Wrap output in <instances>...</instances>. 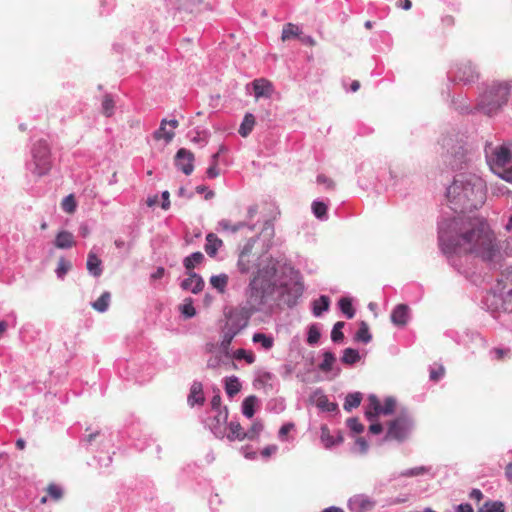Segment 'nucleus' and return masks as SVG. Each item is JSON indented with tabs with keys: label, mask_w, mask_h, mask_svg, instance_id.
<instances>
[{
	"label": "nucleus",
	"mask_w": 512,
	"mask_h": 512,
	"mask_svg": "<svg viewBox=\"0 0 512 512\" xmlns=\"http://www.w3.org/2000/svg\"><path fill=\"white\" fill-rule=\"evenodd\" d=\"M87 270L89 271V273L95 277H98L101 275L102 273V268H101V260L97 257V255L93 252H90L88 254V258H87Z\"/></svg>",
	"instance_id": "a211bd4d"
},
{
	"label": "nucleus",
	"mask_w": 512,
	"mask_h": 512,
	"mask_svg": "<svg viewBox=\"0 0 512 512\" xmlns=\"http://www.w3.org/2000/svg\"><path fill=\"white\" fill-rule=\"evenodd\" d=\"M194 154L181 148L177 151L175 156V165L186 175H190L194 170Z\"/></svg>",
	"instance_id": "1a4fd4ad"
},
{
	"label": "nucleus",
	"mask_w": 512,
	"mask_h": 512,
	"mask_svg": "<svg viewBox=\"0 0 512 512\" xmlns=\"http://www.w3.org/2000/svg\"><path fill=\"white\" fill-rule=\"evenodd\" d=\"M205 401L202 384L199 382L193 383L188 396V402L191 406L195 404H203Z\"/></svg>",
	"instance_id": "2eb2a0df"
},
{
	"label": "nucleus",
	"mask_w": 512,
	"mask_h": 512,
	"mask_svg": "<svg viewBox=\"0 0 512 512\" xmlns=\"http://www.w3.org/2000/svg\"><path fill=\"white\" fill-rule=\"evenodd\" d=\"M204 259L201 252H194L184 259V266L187 270L191 271L197 264H200Z\"/></svg>",
	"instance_id": "72a5a7b5"
},
{
	"label": "nucleus",
	"mask_w": 512,
	"mask_h": 512,
	"mask_svg": "<svg viewBox=\"0 0 512 512\" xmlns=\"http://www.w3.org/2000/svg\"><path fill=\"white\" fill-rule=\"evenodd\" d=\"M239 327H236L234 331H231L229 329H225L224 331V334H223V337H222V341H221V347L223 349H228V347L230 346L233 338L239 333Z\"/></svg>",
	"instance_id": "58836bf2"
},
{
	"label": "nucleus",
	"mask_w": 512,
	"mask_h": 512,
	"mask_svg": "<svg viewBox=\"0 0 512 512\" xmlns=\"http://www.w3.org/2000/svg\"><path fill=\"white\" fill-rule=\"evenodd\" d=\"M248 305V311H235L231 312L228 321L226 323L225 329H229L234 331L236 327H239V332L248 325L249 315L253 313Z\"/></svg>",
	"instance_id": "9d476101"
},
{
	"label": "nucleus",
	"mask_w": 512,
	"mask_h": 512,
	"mask_svg": "<svg viewBox=\"0 0 512 512\" xmlns=\"http://www.w3.org/2000/svg\"><path fill=\"white\" fill-rule=\"evenodd\" d=\"M111 295L109 292H104L93 304L92 307L98 312H104L109 306Z\"/></svg>",
	"instance_id": "473e14b6"
},
{
	"label": "nucleus",
	"mask_w": 512,
	"mask_h": 512,
	"mask_svg": "<svg viewBox=\"0 0 512 512\" xmlns=\"http://www.w3.org/2000/svg\"><path fill=\"white\" fill-rule=\"evenodd\" d=\"M341 360L344 364L352 365L360 360L359 352L352 348H346Z\"/></svg>",
	"instance_id": "7c9ffc66"
},
{
	"label": "nucleus",
	"mask_w": 512,
	"mask_h": 512,
	"mask_svg": "<svg viewBox=\"0 0 512 512\" xmlns=\"http://www.w3.org/2000/svg\"><path fill=\"white\" fill-rule=\"evenodd\" d=\"M330 306V299L328 296L322 295L313 301V314L319 317L323 312L327 311Z\"/></svg>",
	"instance_id": "4be33fe9"
},
{
	"label": "nucleus",
	"mask_w": 512,
	"mask_h": 512,
	"mask_svg": "<svg viewBox=\"0 0 512 512\" xmlns=\"http://www.w3.org/2000/svg\"><path fill=\"white\" fill-rule=\"evenodd\" d=\"M256 401H257V398L254 395H251L244 399L242 408H243V414L246 417L252 418L254 416V413H255L254 407H255Z\"/></svg>",
	"instance_id": "c756f323"
},
{
	"label": "nucleus",
	"mask_w": 512,
	"mask_h": 512,
	"mask_svg": "<svg viewBox=\"0 0 512 512\" xmlns=\"http://www.w3.org/2000/svg\"><path fill=\"white\" fill-rule=\"evenodd\" d=\"M505 475L510 483H512V462L508 463L505 467Z\"/></svg>",
	"instance_id": "774afa93"
},
{
	"label": "nucleus",
	"mask_w": 512,
	"mask_h": 512,
	"mask_svg": "<svg viewBox=\"0 0 512 512\" xmlns=\"http://www.w3.org/2000/svg\"><path fill=\"white\" fill-rule=\"evenodd\" d=\"M396 401L395 399L389 397L385 400L384 405H382V414L389 415L392 414L395 410Z\"/></svg>",
	"instance_id": "864d4df0"
},
{
	"label": "nucleus",
	"mask_w": 512,
	"mask_h": 512,
	"mask_svg": "<svg viewBox=\"0 0 512 512\" xmlns=\"http://www.w3.org/2000/svg\"><path fill=\"white\" fill-rule=\"evenodd\" d=\"M344 322L339 321L336 322L333 326L332 332H331V339L334 342H340L344 338V334L342 332V328L344 327Z\"/></svg>",
	"instance_id": "79ce46f5"
},
{
	"label": "nucleus",
	"mask_w": 512,
	"mask_h": 512,
	"mask_svg": "<svg viewBox=\"0 0 512 512\" xmlns=\"http://www.w3.org/2000/svg\"><path fill=\"white\" fill-rule=\"evenodd\" d=\"M494 355L496 361H504L511 357V350L509 348H493L490 351Z\"/></svg>",
	"instance_id": "ea45409f"
},
{
	"label": "nucleus",
	"mask_w": 512,
	"mask_h": 512,
	"mask_svg": "<svg viewBox=\"0 0 512 512\" xmlns=\"http://www.w3.org/2000/svg\"><path fill=\"white\" fill-rule=\"evenodd\" d=\"M72 265L69 261L61 258L58 262V266L56 269L57 276L59 278H63L65 274L71 269Z\"/></svg>",
	"instance_id": "a18cd8bd"
},
{
	"label": "nucleus",
	"mask_w": 512,
	"mask_h": 512,
	"mask_svg": "<svg viewBox=\"0 0 512 512\" xmlns=\"http://www.w3.org/2000/svg\"><path fill=\"white\" fill-rule=\"evenodd\" d=\"M317 182L319 184L325 185L327 189L334 188V182L330 178L326 177L325 175H319L317 177Z\"/></svg>",
	"instance_id": "13d9d810"
},
{
	"label": "nucleus",
	"mask_w": 512,
	"mask_h": 512,
	"mask_svg": "<svg viewBox=\"0 0 512 512\" xmlns=\"http://www.w3.org/2000/svg\"><path fill=\"white\" fill-rule=\"evenodd\" d=\"M221 358L219 356L211 357L207 361V367L210 369H217L220 366Z\"/></svg>",
	"instance_id": "052dcab7"
},
{
	"label": "nucleus",
	"mask_w": 512,
	"mask_h": 512,
	"mask_svg": "<svg viewBox=\"0 0 512 512\" xmlns=\"http://www.w3.org/2000/svg\"><path fill=\"white\" fill-rule=\"evenodd\" d=\"M444 373H445V369L442 366H440L437 369H432L430 371V379L432 381H438L439 379H441L443 377Z\"/></svg>",
	"instance_id": "4d7b16f0"
},
{
	"label": "nucleus",
	"mask_w": 512,
	"mask_h": 512,
	"mask_svg": "<svg viewBox=\"0 0 512 512\" xmlns=\"http://www.w3.org/2000/svg\"><path fill=\"white\" fill-rule=\"evenodd\" d=\"M458 79L463 82H471L477 77V73L471 64H465L458 70Z\"/></svg>",
	"instance_id": "5701e85b"
},
{
	"label": "nucleus",
	"mask_w": 512,
	"mask_h": 512,
	"mask_svg": "<svg viewBox=\"0 0 512 512\" xmlns=\"http://www.w3.org/2000/svg\"><path fill=\"white\" fill-rule=\"evenodd\" d=\"M470 498L479 502L482 500L483 494L479 489H473L470 493Z\"/></svg>",
	"instance_id": "e2e57ef3"
},
{
	"label": "nucleus",
	"mask_w": 512,
	"mask_h": 512,
	"mask_svg": "<svg viewBox=\"0 0 512 512\" xmlns=\"http://www.w3.org/2000/svg\"><path fill=\"white\" fill-rule=\"evenodd\" d=\"M439 244L445 254L474 255L483 261H494L499 255L495 234L480 218H454L439 231Z\"/></svg>",
	"instance_id": "f257e3e1"
},
{
	"label": "nucleus",
	"mask_w": 512,
	"mask_h": 512,
	"mask_svg": "<svg viewBox=\"0 0 512 512\" xmlns=\"http://www.w3.org/2000/svg\"><path fill=\"white\" fill-rule=\"evenodd\" d=\"M46 491L49 494V496L55 501L60 500L63 496V491L61 487L53 483L48 485Z\"/></svg>",
	"instance_id": "37998d69"
},
{
	"label": "nucleus",
	"mask_w": 512,
	"mask_h": 512,
	"mask_svg": "<svg viewBox=\"0 0 512 512\" xmlns=\"http://www.w3.org/2000/svg\"><path fill=\"white\" fill-rule=\"evenodd\" d=\"M255 117L253 114L251 113H247L245 116H244V119L240 125V128L238 130L239 134L242 136V137H247L253 130L254 126H255Z\"/></svg>",
	"instance_id": "aec40b11"
},
{
	"label": "nucleus",
	"mask_w": 512,
	"mask_h": 512,
	"mask_svg": "<svg viewBox=\"0 0 512 512\" xmlns=\"http://www.w3.org/2000/svg\"><path fill=\"white\" fill-rule=\"evenodd\" d=\"M218 164H215V163H212L207 171H206V174L209 178H216L219 176L220 172H219V169L217 167Z\"/></svg>",
	"instance_id": "bf43d9fd"
},
{
	"label": "nucleus",
	"mask_w": 512,
	"mask_h": 512,
	"mask_svg": "<svg viewBox=\"0 0 512 512\" xmlns=\"http://www.w3.org/2000/svg\"><path fill=\"white\" fill-rule=\"evenodd\" d=\"M313 213L317 218H322L326 215L327 206L325 203L320 201H315L312 204Z\"/></svg>",
	"instance_id": "de8ad7c7"
},
{
	"label": "nucleus",
	"mask_w": 512,
	"mask_h": 512,
	"mask_svg": "<svg viewBox=\"0 0 512 512\" xmlns=\"http://www.w3.org/2000/svg\"><path fill=\"white\" fill-rule=\"evenodd\" d=\"M177 126H178L177 120H170L169 122H167L165 119L162 120L159 129H157L153 133L154 139L155 140L163 139V140H165V142L169 143L170 141H172V139L175 135L173 129H175Z\"/></svg>",
	"instance_id": "9b49d317"
},
{
	"label": "nucleus",
	"mask_w": 512,
	"mask_h": 512,
	"mask_svg": "<svg viewBox=\"0 0 512 512\" xmlns=\"http://www.w3.org/2000/svg\"><path fill=\"white\" fill-rule=\"evenodd\" d=\"M408 306L405 304H399L395 307L391 314V320L395 325L404 326L408 319Z\"/></svg>",
	"instance_id": "4468645a"
},
{
	"label": "nucleus",
	"mask_w": 512,
	"mask_h": 512,
	"mask_svg": "<svg viewBox=\"0 0 512 512\" xmlns=\"http://www.w3.org/2000/svg\"><path fill=\"white\" fill-rule=\"evenodd\" d=\"M234 358L237 360H245L248 364H252L255 362V355L251 351H247L245 349H238L234 352Z\"/></svg>",
	"instance_id": "e433bc0d"
},
{
	"label": "nucleus",
	"mask_w": 512,
	"mask_h": 512,
	"mask_svg": "<svg viewBox=\"0 0 512 512\" xmlns=\"http://www.w3.org/2000/svg\"><path fill=\"white\" fill-rule=\"evenodd\" d=\"M512 95V81H494L480 95L478 109L491 116L507 104Z\"/></svg>",
	"instance_id": "20e7f679"
},
{
	"label": "nucleus",
	"mask_w": 512,
	"mask_h": 512,
	"mask_svg": "<svg viewBox=\"0 0 512 512\" xmlns=\"http://www.w3.org/2000/svg\"><path fill=\"white\" fill-rule=\"evenodd\" d=\"M206 245L205 251L210 256L213 257L216 255L218 249L222 246V240L219 239L215 234L209 233L206 236Z\"/></svg>",
	"instance_id": "f3484780"
},
{
	"label": "nucleus",
	"mask_w": 512,
	"mask_h": 512,
	"mask_svg": "<svg viewBox=\"0 0 512 512\" xmlns=\"http://www.w3.org/2000/svg\"><path fill=\"white\" fill-rule=\"evenodd\" d=\"M368 401L369 410L366 412V416L369 420H372L373 417L382 414V405L375 395H370Z\"/></svg>",
	"instance_id": "b1692460"
},
{
	"label": "nucleus",
	"mask_w": 512,
	"mask_h": 512,
	"mask_svg": "<svg viewBox=\"0 0 512 512\" xmlns=\"http://www.w3.org/2000/svg\"><path fill=\"white\" fill-rule=\"evenodd\" d=\"M447 198L455 211L477 209L486 200L485 182L474 174H460L448 187Z\"/></svg>",
	"instance_id": "7ed1b4c3"
},
{
	"label": "nucleus",
	"mask_w": 512,
	"mask_h": 512,
	"mask_svg": "<svg viewBox=\"0 0 512 512\" xmlns=\"http://www.w3.org/2000/svg\"><path fill=\"white\" fill-rule=\"evenodd\" d=\"M162 198H163L162 208L164 210H167L169 208V206H170L169 192L168 191H164L162 193Z\"/></svg>",
	"instance_id": "69168bd1"
},
{
	"label": "nucleus",
	"mask_w": 512,
	"mask_h": 512,
	"mask_svg": "<svg viewBox=\"0 0 512 512\" xmlns=\"http://www.w3.org/2000/svg\"><path fill=\"white\" fill-rule=\"evenodd\" d=\"M362 400L360 392L350 393L346 396L343 408L350 412L352 409L357 408Z\"/></svg>",
	"instance_id": "a878e982"
},
{
	"label": "nucleus",
	"mask_w": 512,
	"mask_h": 512,
	"mask_svg": "<svg viewBox=\"0 0 512 512\" xmlns=\"http://www.w3.org/2000/svg\"><path fill=\"white\" fill-rule=\"evenodd\" d=\"M412 423L407 415H400L389 423L386 439L404 440L411 429Z\"/></svg>",
	"instance_id": "6e6552de"
},
{
	"label": "nucleus",
	"mask_w": 512,
	"mask_h": 512,
	"mask_svg": "<svg viewBox=\"0 0 512 512\" xmlns=\"http://www.w3.org/2000/svg\"><path fill=\"white\" fill-rule=\"evenodd\" d=\"M210 284L219 292L223 293L228 284V276L226 274L212 276L210 278Z\"/></svg>",
	"instance_id": "c85d7f7f"
},
{
	"label": "nucleus",
	"mask_w": 512,
	"mask_h": 512,
	"mask_svg": "<svg viewBox=\"0 0 512 512\" xmlns=\"http://www.w3.org/2000/svg\"><path fill=\"white\" fill-rule=\"evenodd\" d=\"M76 201H75V198L72 194L66 196L63 200H62V203H61V207L62 209L69 213V214H72L75 212L76 210Z\"/></svg>",
	"instance_id": "4c0bfd02"
},
{
	"label": "nucleus",
	"mask_w": 512,
	"mask_h": 512,
	"mask_svg": "<svg viewBox=\"0 0 512 512\" xmlns=\"http://www.w3.org/2000/svg\"><path fill=\"white\" fill-rule=\"evenodd\" d=\"M339 308L341 312L346 315L348 319H352L355 315V310L352 305V301L349 298H341L339 300Z\"/></svg>",
	"instance_id": "2f4dec72"
},
{
	"label": "nucleus",
	"mask_w": 512,
	"mask_h": 512,
	"mask_svg": "<svg viewBox=\"0 0 512 512\" xmlns=\"http://www.w3.org/2000/svg\"><path fill=\"white\" fill-rule=\"evenodd\" d=\"M262 430L263 424L257 420L253 422L250 429L246 432V438L250 440L256 439Z\"/></svg>",
	"instance_id": "a19ab883"
},
{
	"label": "nucleus",
	"mask_w": 512,
	"mask_h": 512,
	"mask_svg": "<svg viewBox=\"0 0 512 512\" xmlns=\"http://www.w3.org/2000/svg\"><path fill=\"white\" fill-rule=\"evenodd\" d=\"M510 162V150L507 147L501 146L493 153L491 168L499 173L503 179L510 181L512 179V165L507 167Z\"/></svg>",
	"instance_id": "0eeeda50"
},
{
	"label": "nucleus",
	"mask_w": 512,
	"mask_h": 512,
	"mask_svg": "<svg viewBox=\"0 0 512 512\" xmlns=\"http://www.w3.org/2000/svg\"><path fill=\"white\" fill-rule=\"evenodd\" d=\"M320 331L316 325H311L308 331L307 342L311 345L316 344L320 339Z\"/></svg>",
	"instance_id": "49530a36"
},
{
	"label": "nucleus",
	"mask_w": 512,
	"mask_h": 512,
	"mask_svg": "<svg viewBox=\"0 0 512 512\" xmlns=\"http://www.w3.org/2000/svg\"><path fill=\"white\" fill-rule=\"evenodd\" d=\"M102 109H103V113L107 117H109L113 114L114 101L112 100V98L110 96H105V98L103 99Z\"/></svg>",
	"instance_id": "3c124183"
},
{
	"label": "nucleus",
	"mask_w": 512,
	"mask_h": 512,
	"mask_svg": "<svg viewBox=\"0 0 512 512\" xmlns=\"http://www.w3.org/2000/svg\"><path fill=\"white\" fill-rule=\"evenodd\" d=\"M335 360H336V358H335L334 354L330 351H326L323 354V361L319 365V369L323 372L331 371Z\"/></svg>",
	"instance_id": "f704fd0d"
},
{
	"label": "nucleus",
	"mask_w": 512,
	"mask_h": 512,
	"mask_svg": "<svg viewBox=\"0 0 512 512\" xmlns=\"http://www.w3.org/2000/svg\"><path fill=\"white\" fill-rule=\"evenodd\" d=\"M241 384L237 377L231 376L225 380V391L229 397H234L240 392Z\"/></svg>",
	"instance_id": "393cba45"
},
{
	"label": "nucleus",
	"mask_w": 512,
	"mask_h": 512,
	"mask_svg": "<svg viewBox=\"0 0 512 512\" xmlns=\"http://www.w3.org/2000/svg\"><path fill=\"white\" fill-rule=\"evenodd\" d=\"M301 34L300 28L293 23H286L283 26L281 40L283 42L299 37Z\"/></svg>",
	"instance_id": "6ab92c4d"
},
{
	"label": "nucleus",
	"mask_w": 512,
	"mask_h": 512,
	"mask_svg": "<svg viewBox=\"0 0 512 512\" xmlns=\"http://www.w3.org/2000/svg\"><path fill=\"white\" fill-rule=\"evenodd\" d=\"M383 430V427L380 423H373L369 426V431L372 434H380Z\"/></svg>",
	"instance_id": "680f3d73"
},
{
	"label": "nucleus",
	"mask_w": 512,
	"mask_h": 512,
	"mask_svg": "<svg viewBox=\"0 0 512 512\" xmlns=\"http://www.w3.org/2000/svg\"><path fill=\"white\" fill-rule=\"evenodd\" d=\"M252 248L251 243L243 247L238 258V268L241 273H248L256 265L259 267L246 292L247 305L252 311H259L273 299L277 290V262L272 257L260 259L252 252Z\"/></svg>",
	"instance_id": "f03ea898"
},
{
	"label": "nucleus",
	"mask_w": 512,
	"mask_h": 512,
	"mask_svg": "<svg viewBox=\"0 0 512 512\" xmlns=\"http://www.w3.org/2000/svg\"><path fill=\"white\" fill-rule=\"evenodd\" d=\"M34 173L37 176L47 175L52 168L51 147L45 140H38L32 148Z\"/></svg>",
	"instance_id": "423d86ee"
},
{
	"label": "nucleus",
	"mask_w": 512,
	"mask_h": 512,
	"mask_svg": "<svg viewBox=\"0 0 512 512\" xmlns=\"http://www.w3.org/2000/svg\"><path fill=\"white\" fill-rule=\"evenodd\" d=\"M181 287L184 290H188L196 294L202 291L204 281L200 275L194 272H189V277L182 282Z\"/></svg>",
	"instance_id": "f8f14e48"
},
{
	"label": "nucleus",
	"mask_w": 512,
	"mask_h": 512,
	"mask_svg": "<svg viewBox=\"0 0 512 512\" xmlns=\"http://www.w3.org/2000/svg\"><path fill=\"white\" fill-rule=\"evenodd\" d=\"M179 6L190 12H194L202 0H177Z\"/></svg>",
	"instance_id": "c03bdc74"
},
{
	"label": "nucleus",
	"mask_w": 512,
	"mask_h": 512,
	"mask_svg": "<svg viewBox=\"0 0 512 512\" xmlns=\"http://www.w3.org/2000/svg\"><path fill=\"white\" fill-rule=\"evenodd\" d=\"M348 426L356 433H361L364 430V426L356 418L349 419Z\"/></svg>",
	"instance_id": "5fc2aeb1"
},
{
	"label": "nucleus",
	"mask_w": 512,
	"mask_h": 512,
	"mask_svg": "<svg viewBox=\"0 0 512 512\" xmlns=\"http://www.w3.org/2000/svg\"><path fill=\"white\" fill-rule=\"evenodd\" d=\"M372 339L369 332V326L365 321H362L359 325V329L355 334V340L363 343H368Z\"/></svg>",
	"instance_id": "bb28decb"
},
{
	"label": "nucleus",
	"mask_w": 512,
	"mask_h": 512,
	"mask_svg": "<svg viewBox=\"0 0 512 512\" xmlns=\"http://www.w3.org/2000/svg\"><path fill=\"white\" fill-rule=\"evenodd\" d=\"M321 441L326 448H329L334 444L333 437L330 435V431L327 426L321 427Z\"/></svg>",
	"instance_id": "09e8293b"
},
{
	"label": "nucleus",
	"mask_w": 512,
	"mask_h": 512,
	"mask_svg": "<svg viewBox=\"0 0 512 512\" xmlns=\"http://www.w3.org/2000/svg\"><path fill=\"white\" fill-rule=\"evenodd\" d=\"M457 512H474L470 504H460L457 507Z\"/></svg>",
	"instance_id": "338daca9"
},
{
	"label": "nucleus",
	"mask_w": 512,
	"mask_h": 512,
	"mask_svg": "<svg viewBox=\"0 0 512 512\" xmlns=\"http://www.w3.org/2000/svg\"><path fill=\"white\" fill-rule=\"evenodd\" d=\"M55 246L59 249H67L75 246L73 234L68 231H61L55 239Z\"/></svg>",
	"instance_id": "dca6fc26"
},
{
	"label": "nucleus",
	"mask_w": 512,
	"mask_h": 512,
	"mask_svg": "<svg viewBox=\"0 0 512 512\" xmlns=\"http://www.w3.org/2000/svg\"><path fill=\"white\" fill-rule=\"evenodd\" d=\"M227 438L230 441L239 440L242 441L246 439V432H244L242 426L238 422H231L229 424V434Z\"/></svg>",
	"instance_id": "412c9836"
},
{
	"label": "nucleus",
	"mask_w": 512,
	"mask_h": 512,
	"mask_svg": "<svg viewBox=\"0 0 512 512\" xmlns=\"http://www.w3.org/2000/svg\"><path fill=\"white\" fill-rule=\"evenodd\" d=\"M254 343H259L265 350H269L274 345V339L264 333H255L252 337Z\"/></svg>",
	"instance_id": "cd10ccee"
},
{
	"label": "nucleus",
	"mask_w": 512,
	"mask_h": 512,
	"mask_svg": "<svg viewBox=\"0 0 512 512\" xmlns=\"http://www.w3.org/2000/svg\"><path fill=\"white\" fill-rule=\"evenodd\" d=\"M181 312L188 318L195 316L196 310L193 306L192 300L185 301V303L181 306Z\"/></svg>",
	"instance_id": "603ef678"
},
{
	"label": "nucleus",
	"mask_w": 512,
	"mask_h": 512,
	"mask_svg": "<svg viewBox=\"0 0 512 512\" xmlns=\"http://www.w3.org/2000/svg\"><path fill=\"white\" fill-rule=\"evenodd\" d=\"M318 406L329 412L336 411L338 408L337 404L330 402L326 396L320 397L318 399Z\"/></svg>",
	"instance_id": "8fccbe9b"
},
{
	"label": "nucleus",
	"mask_w": 512,
	"mask_h": 512,
	"mask_svg": "<svg viewBox=\"0 0 512 512\" xmlns=\"http://www.w3.org/2000/svg\"><path fill=\"white\" fill-rule=\"evenodd\" d=\"M504 504L499 501H488L480 509L479 512H504Z\"/></svg>",
	"instance_id": "c9c22d12"
},
{
	"label": "nucleus",
	"mask_w": 512,
	"mask_h": 512,
	"mask_svg": "<svg viewBox=\"0 0 512 512\" xmlns=\"http://www.w3.org/2000/svg\"><path fill=\"white\" fill-rule=\"evenodd\" d=\"M441 25L444 30L449 29L455 25V18L452 15H445L441 19Z\"/></svg>",
	"instance_id": "6e6d98bb"
},
{
	"label": "nucleus",
	"mask_w": 512,
	"mask_h": 512,
	"mask_svg": "<svg viewBox=\"0 0 512 512\" xmlns=\"http://www.w3.org/2000/svg\"><path fill=\"white\" fill-rule=\"evenodd\" d=\"M290 282L280 283L279 296L281 300L292 307L296 304L297 300L302 296L304 286L300 276V273L293 268L289 269Z\"/></svg>",
	"instance_id": "39448f33"
},
{
	"label": "nucleus",
	"mask_w": 512,
	"mask_h": 512,
	"mask_svg": "<svg viewBox=\"0 0 512 512\" xmlns=\"http://www.w3.org/2000/svg\"><path fill=\"white\" fill-rule=\"evenodd\" d=\"M165 269L163 267H158L157 270L151 274L152 280L160 279L164 276Z\"/></svg>",
	"instance_id": "0e129e2a"
},
{
	"label": "nucleus",
	"mask_w": 512,
	"mask_h": 512,
	"mask_svg": "<svg viewBox=\"0 0 512 512\" xmlns=\"http://www.w3.org/2000/svg\"><path fill=\"white\" fill-rule=\"evenodd\" d=\"M253 90L255 97H270L273 92L272 83L264 78L256 79L253 81Z\"/></svg>",
	"instance_id": "ddd939ff"
}]
</instances>
